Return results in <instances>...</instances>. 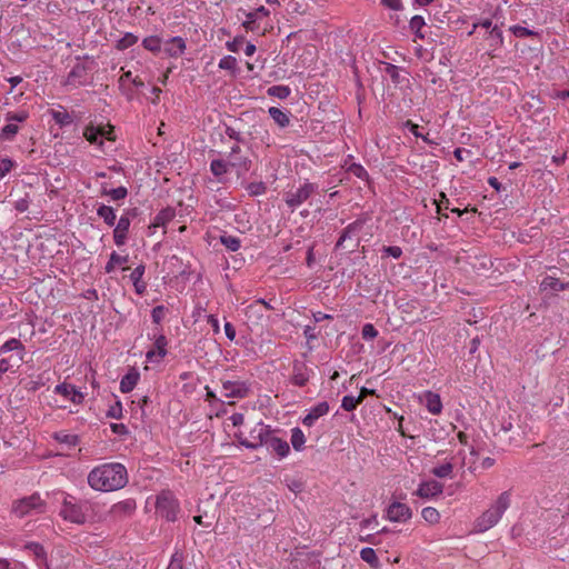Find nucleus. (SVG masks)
Returning <instances> with one entry per match:
<instances>
[{"label": "nucleus", "mask_w": 569, "mask_h": 569, "mask_svg": "<svg viewBox=\"0 0 569 569\" xmlns=\"http://www.w3.org/2000/svg\"><path fill=\"white\" fill-rule=\"evenodd\" d=\"M142 46L146 50L158 53L161 51V39L158 36H149L142 40Z\"/></svg>", "instance_id": "obj_31"}, {"label": "nucleus", "mask_w": 569, "mask_h": 569, "mask_svg": "<svg viewBox=\"0 0 569 569\" xmlns=\"http://www.w3.org/2000/svg\"><path fill=\"white\" fill-rule=\"evenodd\" d=\"M46 502L38 493L24 497L13 503L12 511L17 517H24L32 513L44 512Z\"/></svg>", "instance_id": "obj_3"}, {"label": "nucleus", "mask_w": 569, "mask_h": 569, "mask_svg": "<svg viewBox=\"0 0 569 569\" xmlns=\"http://www.w3.org/2000/svg\"><path fill=\"white\" fill-rule=\"evenodd\" d=\"M220 242L230 251H238L241 247V241L238 237L231 234H222Z\"/></svg>", "instance_id": "obj_34"}, {"label": "nucleus", "mask_w": 569, "mask_h": 569, "mask_svg": "<svg viewBox=\"0 0 569 569\" xmlns=\"http://www.w3.org/2000/svg\"><path fill=\"white\" fill-rule=\"evenodd\" d=\"M329 412V403L327 401H321L312 407L306 417L302 419V423L307 427L313 426L316 420L320 417L327 415Z\"/></svg>", "instance_id": "obj_15"}, {"label": "nucleus", "mask_w": 569, "mask_h": 569, "mask_svg": "<svg viewBox=\"0 0 569 569\" xmlns=\"http://www.w3.org/2000/svg\"><path fill=\"white\" fill-rule=\"evenodd\" d=\"M290 88L288 86H272L268 88V96L276 97L278 99H286L290 96Z\"/></svg>", "instance_id": "obj_37"}, {"label": "nucleus", "mask_w": 569, "mask_h": 569, "mask_svg": "<svg viewBox=\"0 0 569 569\" xmlns=\"http://www.w3.org/2000/svg\"><path fill=\"white\" fill-rule=\"evenodd\" d=\"M360 557L363 561L368 562L372 567L378 566V557L376 555V551L372 548L366 547V548L361 549Z\"/></svg>", "instance_id": "obj_41"}, {"label": "nucleus", "mask_w": 569, "mask_h": 569, "mask_svg": "<svg viewBox=\"0 0 569 569\" xmlns=\"http://www.w3.org/2000/svg\"><path fill=\"white\" fill-rule=\"evenodd\" d=\"M138 37L131 32H127L122 38L117 41L116 48L118 50H126L138 42Z\"/></svg>", "instance_id": "obj_35"}, {"label": "nucleus", "mask_w": 569, "mask_h": 569, "mask_svg": "<svg viewBox=\"0 0 569 569\" xmlns=\"http://www.w3.org/2000/svg\"><path fill=\"white\" fill-rule=\"evenodd\" d=\"M97 214L99 218H101L103 220V222L106 224H108L109 227H112L114 226L116 223V219H117V216H116V211L112 207L110 206H107V204H101L98 209H97Z\"/></svg>", "instance_id": "obj_24"}, {"label": "nucleus", "mask_w": 569, "mask_h": 569, "mask_svg": "<svg viewBox=\"0 0 569 569\" xmlns=\"http://www.w3.org/2000/svg\"><path fill=\"white\" fill-rule=\"evenodd\" d=\"M19 127L14 123H8L0 132V139L11 140L18 133Z\"/></svg>", "instance_id": "obj_46"}, {"label": "nucleus", "mask_w": 569, "mask_h": 569, "mask_svg": "<svg viewBox=\"0 0 569 569\" xmlns=\"http://www.w3.org/2000/svg\"><path fill=\"white\" fill-rule=\"evenodd\" d=\"M60 515L64 520H69L74 523H83L86 521V515L82 511V508L68 498L63 501Z\"/></svg>", "instance_id": "obj_8"}, {"label": "nucleus", "mask_w": 569, "mask_h": 569, "mask_svg": "<svg viewBox=\"0 0 569 569\" xmlns=\"http://www.w3.org/2000/svg\"><path fill=\"white\" fill-rule=\"evenodd\" d=\"M129 257L128 256H120L118 254L116 251H113L111 254H110V258H109V261L107 262L106 267H104V270L107 273H110L114 270V267L117 264H123L128 261Z\"/></svg>", "instance_id": "obj_33"}, {"label": "nucleus", "mask_w": 569, "mask_h": 569, "mask_svg": "<svg viewBox=\"0 0 569 569\" xmlns=\"http://www.w3.org/2000/svg\"><path fill=\"white\" fill-rule=\"evenodd\" d=\"M128 482L127 469L121 463H104L92 469L88 475L89 486L98 491H114Z\"/></svg>", "instance_id": "obj_1"}, {"label": "nucleus", "mask_w": 569, "mask_h": 569, "mask_svg": "<svg viewBox=\"0 0 569 569\" xmlns=\"http://www.w3.org/2000/svg\"><path fill=\"white\" fill-rule=\"evenodd\" d=\"M59 442L66 443L69 447H74L79 443V437L77 435H60L57 433L54 437Z\"/></svg>", "instance_id": "obj_50"}, {"label": "nucleus", "mask_w": 569, "mask_h": 569, "mask_svg": "<svg viewBox=\"0 0 569 569\" xmlns=\"http://www.w3.org/2000/svg\"><path fill=\"white\" fill-rule=\"evenodd\" d=\"M269 13H270L269 10L267 8H264L263 6L257 8L254 11L248 12L246 14L247 20L243 22V27L247 30H253L252 24L258 20L259 16L268 17Z\"/></svg>", "instance_id": "obj_26"}, {"label": "nucleus", "mask_w": 569, "mask_h": 569, "mask_svg": "<svg viewBox=\"0 0 569 569\" xmlns=\"http://www.w3.org/2000/svg\"><path fill=\"white\" fill-rule=\"evenodd\" d=\"M73 387V385L63 382L56 386L54 392L64 397H71Z\"/></svg>", "instance_id": "obj_56"}, {"label": "nucleus", "mask_w": 569, "mask_h": 569, "mask_svg": "<svg viewBox=\"0 0 569 569\" xmlns=\"http://www.w3.org/2000/svg\"><path fill=\"white\" fill-rule=\"evenodd\" d=\"M247 191L249 193V196L251 197H257V196H261L263 193H266L267 191V186L264 182L262 181H259V182H250L248 186H247Z\"/></svg>", "instance_id": "obj_44"}, {"label": "nucleus", "mask_w": 569, "mask_h": 569, "mask_svg": "<svg viewBox=\"0 0 569 569\" xmlns=\"http://www.w3.org/2000/svg\"><path fill=\"white\" fill-rule=\"evenodd\" d=\"M168 340L166 336L159 335L154 339L153 349L158 353V359H163L167 356Z\"/></svg>", "instance_id": "obj_36"}, {"label": "nucleus", "mask_w": 569, "mask_h": 569, "mask_svg": "<svg viewBox=\"0 0 569 569\" xmlns=\"http://www.w3.org/2000/svg\"><path fill=\"white\" fill-rule=\"evenodd\" d=\"M101 128L98 127V124H93L90 122L83 131L84 138L91 143V144H98L103 146V140L100 139Z\"/></svg>", "instance_id": "obj_22"}, {"label": "nucleus", "mask_w": 569, "mask_h": 569, "mask_svg": "<svg viewBox=\"0 0 569 569\" xmlns=\"http://www.w3.org/2000/svg\"><path fill=\"white\" fill-rule=\"evenodd\" d=\"M306 437L302 430L298 427L291 430V445L296 451H301L305 448Z\"/></svg>", "instance_id": "obj_29"}, {"label": "nucleus", "mask_w": 569, "mask_h": 569, "mask_svg": "<svg viewBox=\"0 0 569 569\" xmlns=\"http://www.w3.org/2000/svg\"><path fill=\"white\" fill-rule=\"evenodd\" d=\"M14 166V161L9 158L0 160V178H3Z\"/></svg>", "instance_id": "obj_58"}, {"label": "nucleus", "mask_w": 569, "mask_h": 569, "mask_svg": "<svg viewBox=\"0 0 569 569\" xmlns=\"http://www.w3.org/2000/svg\"><path fill=\"white\" fill-rule=\"evenodd\" d=\"M510 31L517 38H527V37H531V36L536 34V32L533 30H530V29H528L526 27H521V26H512V27H510Z\"/></svg>", "instance_id": "obj_49"}, {"label": "nucleus", "mask_w": 569, "mask_h": 569, "mask_svg": "<svg viewBox=\"0 0 569 569\" xmlns=\"http://www.w3.org/2000/svg\"><path fill=\"white\" fill-rule=\"evenodd\" d=\"M23 349H24V347L21 343V341L19 339L12 338V339L6 341L0 347V353H7V352H10L13 350H23Z\"/></svg>", "instance_id": "obj_43"}, {"label": "nucleus", "mask_w": 569, "mask_h": 569, "mask_svg": "<svg viewBox=\"0 0 569 569\" xmlns=\"http://www.w3.org/2000/svg\"><path fill=\"white\" fill-rule=\"evenodd\" d=\"M309 369L303 361L295 360L292 363L291 382L295 386L303 387L309 381Z\"/></svg>", "instance_id": "obj_10"}, {"label": "nucleus", "mask_w": 569, "mask_h": 569, "mask_svg": "<svg viewBox=\"0 0 569 569\" xmlns=\"http://www.w3.org/2000/svg\"><path fill=\"white\" fill-rule=\"evenodd\" d=\"M227 161L229 164V168H232L236 170L238 177H242L246 174L252 164L251 159L241 153V149L239 146H233L227 157Z\"/></svg>", "instance_id": "obj_7"}, {"label": "nucleus", "mask_w": 569, "mask_h": 569, "mask_svg": "<svg viewBox=\"0 0 569 569\" xmlns=\"http://www.w3.org/2000/svg\"><path fill=\"white\" fill-rule=\"evenodd\" d=\"M426 407L432 415H439L442 410L440 396L432 391L425 393Z\"/></svg>", "instance_id": "obj_20"}, {"label": "nucleus", "mask_w": 569, "mask_h": 569, "mask_svg": "<svg viewBox=\"0 0 569 569\" xmlns=\"http://www.w3.org/2000/svg\"><path fill=\"white\" fill-rule=\"evenodd\" d=\"M50 116L54 120L57 124L60 127H67L72 123L73 119L69 112H67L62 107H60V110H53L51 109L49 111Z\"/></svg>", "instance_id": "obj_25"}, {"label": "nucleus", "mask_w": 569, "mask_h": 569, "mask_svg": "<svg viewBox=\"0 0 569 569\" xmlns=\"http://www.w3.org/2000/svg\"><path fill=\"white\" fill-rule=\"evenodd\" d=\"M182 561H183L182 552L176 551L171 557V561L168 566V569H182Z\"/></svg>", "instance_id": "obj_57"}, {"label": "nucleus", "mask_w": 569, "mask_h": 569, "mask_svg": "<svg viewBox=\"0 0 569 569\" xmlns=\"http://www.w3.org/2000/svg\"><path fill=\"white\" fill-rule=\"evenodd\" d=\"M269 114L273 119V121L281 128L287 127L290 122L289 116L277 107L269 108Z\"/></svg>", "instance_id": "obj_27"}, {"label": "nucleus", "mask_w": 569, "mask_h": 569, "mask_svg": "<svg viewBox=\"0 0 569 569\" xmlns=\"http://www.w3.org/2000/svg\"><path fill=\"white\" fill-rule=\"evenodd\" d=\"M271 435L270 427L259 422L254 428L251 429L249 433V439L239 438L240 445L244 446L248 449H257L262 445H266L269 437Z\"/></svg>", "instance_id": "obj_6"}, {"label": "nucleus", "mask_w": 569, "mask_h": 569, "mask_svg": "<svg viewBox=\"0 0 569 569\" xmlns=\"http://www.w3.org/2000/svg\"><path fill=\"white\" fill-rule=\"evenodd\" d=\"M136 510V501L133 499H127L116 503L112 507V512L116 516H128Z\"/></svg>", "instance_id": "obj_23"}, {"label": "nucleus", "mask_w": 569, "mask_h": 569, "mask_svg": "<svg viewBox=\"0 0 569 569\" xmlns=\"http://www.w3.org/2000/svg\"><path fill=\"white\" fill-rule=\"evenodd\" d=\"M266 446L274 451L280 458L286 457L290 452L289 443L286 440L271 435Z\"/></svg>", "instance_id": "obj_18"}, {"label": "nucleus", "mask_w": 569, "mask_h": 569, "mask_svg": "<svg viewBox=\"0 0 569 569\" xmlns=\"http://www.w3.org/2000/svg\"><path fill=\"white\" fill-rule=\"evenodd\" d=\"M383 252L387 254V256H390L395 259H398L401 257L402 254V249L398 246H388V247H383Z\"/></svg>", "instance_id": "obj_61"}, {"label": "nucleus", "mask_w": 569, "mask_h": 569, "mask_svg": "<svg viewBox=\"0 0 569 569\" xmlns=\"http://www.w3.org/2000/svg\"><path fill=\"white\" fill-rule=\"evenodd\" d=\"M318 186L311 182H305L296 190H289L284 193V202L291 211L306 202L316 191Z\"/></svg>", "instance_id": "obj_4"}, {"label": "nucleus", "mask_w": 569, "mask_h": 569, "mask_svg": "<svg viewBox=\"0 0 569 569\" xmlns=\"http://www.w3.org/2000/svg\"><path fill=\"white\" fill-rule=\"evenodd\" d=\"M140 375L136 369L129 370L120 381V390L123 393H128L134 389L139 381Z\"/></svg>", "instance_id": "obj_19"}, {"label": "nucleus", "mask_w": 569, "mask_h": 569, "mask_svg": "<svg viewBox=\"0 0 569 569\" xmlns=\"http://www.w3.org/2000/svg\"><path fill=\"white\" fill-rule=\"evenodd\" d=\"M210 170L214 177L219 178L228 172V161L223 159H214L210 163Z\"/></svg>", "instance_id": "obj_28"}, {"label": "nucleus", "mask_w": 569, "mask_h": 569, "mask_svg": "<svg viewBox=\"0 0 569 569\" xmlns=\"http://www.w3.org/2000/svg\"><path fill=\"white\" fill-rule=\"evenodd\" d=\"M363 224H365V219H357L356 221L349 223L342 230V232L336 243L335 249L336 250L340 249L343 246L346 240L351 239L362 229Z\"/></svg>", "instance_id": "obj_14"}, {"label": "nucleus", "mask_w": 569, "mask_h": 569, "mask_svg": "<svg viewBox=\"0 0 569 569\" xmlns=\"http://www.w3.org/2000/svg\"><path fill=\"white\" fill-rule=\"evenodd\" d=\"M101 128L100 139H107L109 141H114V128L111 124L103 126L102 123L98 124Z\"/></svg>", "instance_id": "obj_51"}, {"label": "nucleus", "mask_w": 569, "mask_h": 569, "mask_svg": "<svg viewBox=\"0 0 569 569\" xmlns=\"http://www.w3.org/2000/svg\"><path fill=\"white\" fill-rule=\"evenodd\" d=\"M26 548L33 552L37 559L47 560V552L44 548L38 542H29Z\"/></svg>", "instance_id": "obj_45"}, {"label": "nucleus", "mask_w": 569, "mask_h": 569, "mask_svg": "<svg viewBox=\"0 0 569 569\" xmlns=\"http://www.w3.org/2000/svg\"><path fill=\"white\" fill-rule=\"evenodd\" d=\"M426 24L423 17L413 16L410 19L409 28L415 33V36L419 39H425V34L421 32V29Z\"/></svg>", "instance_id": "obj_30"}, {"label": "nucleus", "mask_w": 569, "mask_h": 569, "mask_svg": "<svg viewBox=\"0 0 569 569\" xmlns=\"http://www.w3.org/2000/svg\"><path fill=\"white\" fill-rule=\"evenodd\" d=\"M453 470V465L450 462L443 463L441 466L435 467L431 472L433 476L438 478H448L451 477Z\"/></svg>", "instance_id": "obj_42"}, {"label": "nucleus", "mask_w": 569, "mask_h": 569, "mask_svg": "<svg viewBox=\"0 0 569 569\" xmlns=\"http://www.w3.org/2000/svg\"><path fill=\"white\" fill-rule=\"evenodd\" d=\"M390 532L387 528H383L381 530H377L376 531V535H368L366 538H361L362 541H367L371 545H378L379 543V540H378V535H385V533H388Z\"/></svg>", "instance_id": "obj_62"}, {"label": "nucleus", "mask_w": 569, "mask_h": 569, "mask_svg": "<svg viewBox=\"0 0 569 569\" xmlns=\"http://www.w3.org/2000/svg\"><path fill=\"white\" fill-rule=\"evenodd\" d=\"M347 172L353 174L355 177L361 180H369V174L367 170L360 163H351L347 167Z\"/></svg>", "instance_id": "obj_39"}, {"label": "nucleus", "mask_w": 569, "mask_h": 569, "mask_svg": "<svg viewBox=\"0 0 569 569\" xmlns=\"http://www.w3.org/2000/svg\"><path fill=\"white\" fill-rule=\"evenodd\" d=\"M385 71L395 84H399L401 82L400 71L397 66L387 63Z\"/></svg>", "instance_id": "obj_47"}, {"label": "nucleus", "mask_w": 569, "mask_h": 569, "mask_svg": "<svg viewBox=\"0 0 569 569\" xmlns=\"http://www.w3.org/2000/svg\"><path fill=\"white\" fill-rule=\"evenodd\" d=\"M412 516L411 509L401 502H393L387 509V518L395 522H405Z\"/></svg>", "instance_id": "obj_9"}, {"label": "nucleus", "mask_w": 569, "mask_h": 569, "mask_svg": "<svg viewBox=\"0 0 569 569\" xmlns=\"http://www.w3.org/2000/svg\"><path fill=\"white\" fill-rule=\"evenodd\" d=\"M443 491V485L436 481H425L420 483L419 488L416 491V495L421 498H431L441 495Z\"/></svg>", "instance_id": "obj_12"}, {"label": "nucleus", "mask_w": 569, "mask_h": 569, "mask_svg": "<svg viewBox=\"0 0 569 569\" xmlns=\"http://www.w3.org/2000/svg\"><path fill=\"white\" fill-rule=\"evenodd\" d=\"M361 335L365 340H372L378 336V330L372 323H366L362 327Z\"/></svg>", "instance_id": "obj_52"}, {"label": "nucleus", "mask_w": 569, "mask_h": 569, "mask_svg": "<svg viewBox=\"0 0 569 569\" xmlns=\"http://www.w3.org/2000/svg\"><path fill=\"white\" fill-rule=\"evenodd\" d=\"M174 210L170 207L160 210L151 222L150 228L164 227L174 218Z\"/></svg>", "instance_id": "obj_21"}, {"label": "nucleus", "mask_w": 569, "mask_h": 569, "mask_svg": "<svg viewBox=\"0 0 569 569\" xmlns=\"http://www.w3.org/2000/svg\"><path fill=\"white\" fill-rule=\"evenodd\" d=\"M243 43V37H236L232 41L227 42V48L232 52H238Z\"/></svg>", "instance_id": "obj_60"}, {"label": "nucleus", "mask_w": 569, "mask_h": 569, "mask_svg": "<svg viewBox=\"0 0 569 569\" xmlns=\"http://www.w3.org/2000/svg\"><path fill=\"white\" fill-rule=\"evenodd\" d=\"M144 270H146V267L144 264H139L138 267H136L131 274H130V279L131 281H139V280H142V277L144 274Z\"/></svg>", "instance_id": "obj_64"}, {"label": "nucleus", "mask_w": 569, "mask_h": 569, "mask_svg": "<svg viewBox=\"0 0 569 569\" xmlns=\"http://www.w3.org/2000/svg\"><path fill=\"white\" fill-rule=\"evenodd\" d=\"M222 388L227 398H244L249 391L247 385L242 381H223Z\"/></svg>", "instance_id": "obj_11"}, {"label": "nucleus", "mask_w": 569, "mask_h": 569, "mask_svg": "<svg viewBox=\"0 0 569 569\" xmlns=\"http://www.w3.org/2000/svg\"><path fill=\"white\" fill-rule=\"evenodd\" d=\"M107 417L112 419H120L122 417V405L120 401H117L108 409Z\"/></svg>", "instance_id": "obj_55"}, {"label": "nucleus", "mask_w": 569, "mask_h": 569, "mask_svg": "<svg viewBox=\"0 0 569 569\" xmlns=\"http://www.w3.org/2000/svg\"><path fill=\"white\" fill-rule=\"evenodd\" d=\"M186 40L181 37H173L164 43L163 51L171 58H178L186 51Z\"/></svg>", "instance_id": "obj_13"}, {"label": "nucleus", "mask_w": 569, "mask_h": 569, "mask_svg": "<svg viewBox=\"0 0 569 569\" xmlns=\"http://www.w3.org/2000/svg\"><path fill=\"white\" fill-rule=\"evenodd\" d=\"M510 506V492L503 491L497 499L495 506L486 510L476 522L478 531L485 532L492 528L501 519L505 511Z\"/></svg>", "instance_id": "obj_2"}, {"label": "nucleus", "mask_w": 569, "mask_h": 569, "mask_svg": "<svg viewBox=\"0 0 569 569\" xmlns=\"http://www.w3.org/2000/svg\"><path fill=\"white\" fill-rule=\"evenodd\" d=\"M237 59L232 56H226L219 61V68L223 70L234 71L237 68Z\"/></svg>", "instance_id": "obj_48"}, {"label": "nucleus", "mask_w": 569, "mask_h": 569, "mask_svg": "<svg viewBox=\"0 0 569 569\" xmlns=\"http://www.w3.org/2000/svg\"><path fill=\"white\" fill-rule=\"evenodd\" d=\"M178 509L179 503L170 491H162L157 497L156 511L168 521H174L177 519Z\"/></svg>", "instance_id": "obj_5"}, {"label": "nucleus", "mask_w": 569, "mask_h": 569, "mask_svg": "<svg viewBox=\"0 0 569 569\" xmlns=\"http://www.w3.org/2000/svg\"><path fill=\"white\" fill-rule=\"evenodd\" d=\"M83 72H84V68L80 64H77L69 72L68 78H67V83L77 84L76 78H80L83 74Z\"/></svg>", "instance_id": "obj_53"}, {"label": "nucleus", "mask_w": 569, "mask_h": 569, "mask_svg": "<svg viewBox=\"0 0 569 569\" xmlns=\"http://www.w3.org/2000/svg\"><path fill=\"white\" fill-rule=\"evenodd\" d=\"M421 516H422L425 521H427V522H429L431 525L437 523L440 520L439 511L436 508H432V507L423 508L422 511H421Z\"/></svg>", "instance_id": "obj_38"}, {"label": "nucleus", "mask_w": 569, "mask_h": 569, "mask_svg": "<svg viewBox=\"0 0 569 569\" xmlns=\"http://www.w3.org/2000/svg\"><path fill=\"white\" fill-rule=\"evenodd\" d=\"M166 308L163 306H156L151 311V317L154 323L159 325L163 319Z\"/></svg>", "instance_id": "obj_59"}, {"label": "nucleus", "mask_w": 569, "mask_h": 569, "mask_svg": "<svg viewBox=\"0 0 569 569\" xmlns=\"http://www.w3.org/2000/svg\"><path fill=\"white\" fill-rule=\"evenodd\" d=\"M540 289L542 291H562L569 289V281H561L560 279L553 276H547L540 283Z\"/></svg>", "instance_id": "obj_17"}, {"label": "nucleus", "mask_w": 569, "mask_h": 569, "mask_svg": "<svg viewBox=\"0 0 569 569\" xmlns=\"http://www.w3.org/2000/svg\"><path fill=\"white\" fill-rule=\"evenodd\" d=\"M130 228V220L127 217H120L118 223L113 230V240L118 247H121L126 243L127 233Z\"/></svg>", "instance_id": "obj_16"}, {"label": "nucleus", "mask_w": 569, "mask_h": 569, "mask_svg": "<svg viewBox=\"0 0 569 569\" xmlns=\"http://www.w3.org/2000/svg\"><path fill=\"white\" fill-rule=\"evenodd\" d=\"M489 34H490V38L495 41V44H502V42H503L502 31L497 26L491 28Z\"/></svg>", "instance_id": "obj_63"}, {"label": "nucleus", "mask_w": 569, "mask_h": 569, "mask_svg": "<svg viewBox=\"0 0 569 569\" xmlns=\"http://www.w3.org/2000/svg\"><path fill=\"white\" fill-rule=\"evenodd\" d=\"M28 117H29V113L27 111L22 110L19 112H8L6 116V120L9 122H11V121L23 122L28 119Z\"/></svg>", "instance_id": "obj_54"}, {"label": "nucleus", "mask_w": 569, "mask_h": 569, "mask_svg": "<svg viewBox=\"0 0 569 569\" xmlns=\"http://www.w3.org/2000/svg\"><path fill=\"white\" fill-rule=\"evenodd\" d=\"M101 194L110 196L112 200L118 201L124 199L128 196V189L123 186L110 190L103 187L101 190Z\"/></svg>", "instance_id": "obj_32"}, {"label": "nucleus", "mask_w": 569, "mask_h": 569, "mask_svg": "<svg viewBox=\"0 0 569 569\" xmlns=\"http://www.w3.org/2000/svg\"><path fill=\"white\" fill-rule=\"evenodd\" d=\"M361 402L362 397L345 396L341 400V408L346 411H352Z\"/></svg>", "instance_id": "obj_40"}]
</instances>
